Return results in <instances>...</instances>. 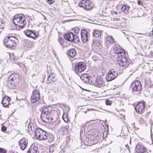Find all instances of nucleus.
I'll return each mask as SVG.
<instances>
[{
  "label": "nucleus",
  "mask_w": 153,
  "mask_h": 153,
  "mask_svg": "<svg viewBox=\"0 0 153 153\" xmlns=\"http://www.w3.org/2000/svg\"><path fill=\"white\" fill-rule=\"evenodd\" d=\"M114 52L116 54L115 56L117 59V63L119 66L124 68L128 66L129 62L127 58L125 56V52L120 45L116 44L114 47Z\"/></svg>",
  "instance_id": "f257e3e1"
},
{
  "label": "nucleus",
  "mask_w": 153,
  "mask_h": 153,
  "mask_svg": "<svg viewBox=\"0 0 153 153\" xmlns=\"http://www.w3.org/2000/svg\"><path fill=\"white\" fill-rule=\"evenodd\" d=\"M12 21L14 27L13 28H10V29L19 30L20 29L25 27L27 24L25 18L19 15L15 16Z\"/></svg>",
  "instance_id": "f03ea898"
},
{
  "label": "nucleus",
  "mask_w": 153,
  "mask_h": 153,
  "mask_svg": "<svg viewBox=\"0 0 153 153\" xmlns=\"http://www.w3.org/2000/svg\"><path fill=\"white\" fill-rule=\"evenodd\" d=\"M34 134L36 138L39 140H45L48 138V134L46 132L40 128L36 129Z\"/></svg>",
  "instance_id": "7ed1b4c3"
},
{
  "label": "nucleus",
  "mask_w": 153,
  "mask_h": 153,
  "mask_svg": "<svg viewBox=\"0 0 153 153\" xmlns=\"http://www.w3.org/2000/svg\"><path fill=\"white\" fill-rule=\"evenodd\" d=\"M54 111L50 107L45 108L42 112L41 117L47 119H49L53 115Z\"/></svg>",
  "instance_id": "20e7f679"
},
{
  "label": "nucleus",
  "mask_w": 153,
  "mask_h": 153,
  "mask_svg": "<svg viewBox=\"0 0 153 153\" xmlns=\"http://www.w3.org/2000/svg\"><path fill=\"white\" fill-rule=\"evenodd\" d=\"M79 7L84 8L87 10L91 9L93 5L91 1L88 0H83L81 1L79 4Z\"/></svg>",
  "instance_id": "39448f33"
},
{
  "label": "nucleus",
  "mask_w": 153,
  "mask_h": 153,
  "mask_svg": "<svg viewBox=\"0 0 153 153\" xmlns=\"http://www.w3.org/2000/svg\"><path fill=\"white\" fill-rule=\"evenodd\" d=\"M130 87L133 91L140 92L142 86L140 82L136 80L132 83Z\"/></svg>",
  "instance_id": "423d86ee"
},
{
  "label": "nucleus",
  "mask_w": 153,
  "mask_h": 153,
  "mask_svg": "<svg viewBox=\"0 0 153 153\" xmlns=\"http://www.w3.org/2000/svg\"><path fill=\"white\" fill-rule=\"evenodd\" d=\"M118 73L114 69L110 70L107 74L106 79L108 81H111L115 79L117 76Z\"/></svg>",
  "instance_id": "0eeeda50"
},
{
  "label": "nucleus",
  "mask_w": 153,
  "mask_h": 153,
  "mask_svg": "<svg viewBox=\"0 0 153 153\" xmlns=\"http://www.w3.org/2000/svg\"><path fill=\"white\" fill-rule=\"evenodd\" d=\"M40 98L39 92L37 90L33 91L31 97V101L32 103L36 102L39 100Z\"/></svg>",
  "instance_id": "6e6552de"
},
{
  "label": "nucleus",
  "mask_w": 153,
  "mask_h": 153,
  "mask_svg": "<svg viewBox=\"0 0 153 153\" xmlns=\"http://www.w3.org/2000/svg\"><path fill=\"white\" fill-rule=\"evenodd\" d=\"M86 68L85 64L83 62H79L77 63L75 68V71L81 72L84 71Z\"/></svg>",
  "instance_id": "1a4fd4ad"
},
{
  "label": "nucleus",
  "mask_w": 153,
  "mask_h": 153,
  "mask_svg": "<svg viewBox=\"0 0 153 153\" xmlns=\"http://www.w3.org/2000/svg\"><path fill=\"white\" fill-rule=\"evenodd\" d=\"M16 76H18V75L14 74L10 75V88H15L16 85L17 84L18 79Z\"/></svg>",
  "instance_id": "9d476101"
},
{
  "label": "nucleus",
  "mask_w": 153,
  "mask_h": 153,
  "mask_svg": "<svg viewBox=\"0 0 153 153\" xmlns=\"http://www.w3.org/2000/svg\"><path fill=\"white\" fill-rule=\"evenodd\" d=\"M144 102L143 101L139 102L134 107L136 111L138 113H141L144 110Z\"/></svg>",
  "instance_id": "9b49d317"
},
{
  "label": "nucleus",
  "mask_w": 153,
  "mask_h": 153,
  "mask_svg": "<svg viewBox=\"0 0 153 153\" xmlns=\"http://www.w3.org/2000/svg\"><path fill=\"white\" fill-rule=\"evenodd\" d=\"M28 143V140L26 138H23L19 141V145L20 148L22 150H24L27 147Z\"/></svg>",
  "instance_id": "f8f14e48"
},
{
  "label": "nucleus",
  "mask_w": 153,
  "mask_h": 153,
  "mask_svg": "<svg viewBox=\"0 0 153 153\" xmlns=\"http://www.w3.org/2000/svg\"><path fill=\"white\" fill-rule=\"evenodd\" d=\"M94 85L98 88H101L104 85L103 79L100 76L97 77L94 83Z\"/></svg>",
  "instance_id": "ddd939ff"
},
{
  "label": "nucleus",
  "mask_w": 153,
  "mask_h": 153,
  "mask_svg": "<svg viewBox=\"0 0 153 153\" xmlns=\"http://www.w3.org/2000/svg\"><path fill=\"white\" fill-rule=\"evenodd\" d=\"M90 76L88 74H82L80 76V79L82 81L85 83L90 84L91 82L90 81Z\"/></svg>",
  "instance_id": "4468645a"
},
{
  "label": "nucleus",
  "mask_w": 153,
  "mask_h": 153,
  "mask_svg": "<svg viewBox=\"0 0 153 153\" xmlns=\"http://www.w3.org/2000/svg\"><path fill=\"white\" fill-rule=\"evenodd\" d=\"M88 33L87 31L85 30H82L81 31V38L82 42H86L88 41Z\"/></svg>",
  "instance_id": "2eb2a0df"
},
{
  "label": "nucleus",
  "mask_w": 153,
  "mask_h": 153,
  "mask_svg": "<svg viewBox=\"0 0 153 153\" xmlns=\"http://www.w3.org/2000/svg\"><path fill=\"white\" fill-rule=\"evenodd\" d=\"M18 41V40L16 37L10 36V48L14 49Z\"/></svg>",
  "instance_id": "dca6fc26"
},
{
  "label": "nucleus",
  "mask_w": 153,
  "mask_h": 153,
  "mask_svg": "<svg viewBox=\"0 0 153 153\" xmlns=\"http://www.w3.org/2000/svg\"><path fill=\"white\" fill-rule=\"evenodd\" d=\"M24 33L27 36L30 38L36 39L37 36L36 33L32 30H28L27 31H25Z\"/></svg>",
  "instance_id": "f3484780"
},
{
  "label": "nucleus",
  "mask_w": 153,
  "mask_h": 153,
  "mask_svg": "<svg viewBox=\"0 0 153 153\" xmlns=\"http://www.w3.org/2000/svg\"><path fill=\"white\" fill-rule=\"evenodd\" d=\"M64 38L65 39L70 42L73 41L75 38L74 36L71 32L65 34L64 36Z\"/></svg>",
  "instance_id": "a211bd4d"
},
{
  "label": "nucleus",
  "mask_w": 153,
  "mask_h": 153,
  "mask_svg": "<svg viewBox=\"0 0 153 153\" xmlns=\"http://www.w3.org/2000/svg\"><path fill=\"white\" fill-rule=\"evenodd\" d=\"M136 151L138 152L143 153L146 152V149L142 145L138 144L136 146Z\"/></svg>",
  "instance_id": "6ab92c4d"
},
{
  "label": "nucleus",
  "mask_w": 153,
  "mask_h": 153,
  "mask_svg": "<svg viewBox=\"0 0 153 153\" xmlns=\"http://www.w3.org/2000/svg\"><path fill=\"white\" fill-rule=\"evenodd\" d=\"M56 80V78L55 75L53 73H52L48 76L46 82L49 83L52 82H54Z\"/></svg>",
  "instance_id": "aec40b11"
},
{
  "label": "nucleus",
  "mask_w": 153,
  "mask_h": 153,
  "mask_svg": "<svg viewBox=\"0 0 153 153\" xmlns=\"http://www.w3.org/2000/svg\"><path fill=\"white\" fill-rule=\"evenodd\" d=\"M101 43L102 42L99 40L94 39L93 40V45L98 50L100 49L101 47Z\"/></svg>",
  "instance_id": "412c9836"
},
{
  "label": "nucleus",
  "mask_w": 153,
  "mask_h": 153,
  "mask_svg": "<svg viewBox=\"0 0 153 153\" xmlns=\"http://www.w3.org/2000/svg\"><path fill=\"white\" fill-rule=\"evenodd\" d=\"M10 99L9 97L7 96L4 97L2 99V103L4 107H5L9 105Z\"/></svg>",
  "instance_id": "4be33fe9"
},
{
  "label": "nucleus",
  "mask_w": 153,
  "mask_h": 153,
  "mask_svg": "<svg viewBox=\"0 0 153 153\" xmlns=\"http://www.w3.org/2000/svg\"><path fill=\"white\" fill-rule=\"evenodd\" d=\"M67 53L69 56L73 58L75 56L76 52L75 49H71L67 51Z\"/></svg>",
  "instance_id": "5701e85b"
},
{
  "label": "nucleus",
  "mask_w": 153,
  "mask_h": 153,
  "mask_svg": "<svg viewBox=\"0 0 153 153\" xmlns=\"http://www.w3.org/2000/svg\"><path fill=\"white\" fill-rule=\"evenodd\" d=\"M101 34L100 31L98 29H94L92 32V36L94 38L99 37Z\"/></svg>",
  "instance_id": "b1692460"
},
{
  "label": "nucleus",
  "mask_w": 153,
  "mask_h": 153,
  "mask_svg": "<svg viewBox=\"0 0 153 153\" xmlns=\"http://www.w3.org/2000/svg\"><path fill=\"white\" fill-rule=\"evenodd\" d=\"M130 7L128 6L124 5H123L121 8V10L124 13L128 14L129 12V10Z\"/></svg>",
  "instance_id": "393cba45"
},
{
  "label": "nucleus",
  "mask_w": 153,
  "mask_h": 153,
  "mask_svg": "<svg viewBox=\"0 0 153 153\" xmlns=\"http://www.w3.org/2000/svg\"><path fill=\"white\" fill-rule=\"evenodd\" d=\"M10 36H8L6 37L3 40L4 45L7 48H9Z\"/></svg>",
  "instance_id": "a878e982"
},
{
  "label": "nucleus",
  "mask_w": 153,
  "mask_h": 153,
  "mask_svg": "<svg viewBox=\"0 0 153 153\" xmlns=\"http://www.w3.org/2000/svg\"><path fill=\"white\" fill-rule=\"evenodd\" d=\"M68 126H61L59 128V131H62L65 134L68 133L69 132V131L68 129Z\"/></svg>",
  "instance_id": "bb28decb"
},
{
  "label": "nucleus",
  "mask_w": 153,
  "mask_h": 153,
  "mask_svg": "<svg viewBox=\"0 0 153 153\" xmlns=\"http://www.w3.org/2000/svg\"><path fill=\"white\" fill-rule=\"evenodd\" d=\"M38 148L37 147H34L33 149L29 148L27 151V153H37Z\"/></svg>",
  "instance_id": "cd10ccee"
},
{
  "label": "nucleus",
  "mask_w": 153,
  "mask_h": 153,
  "mask_svg": "<svg viewBox=\"0 0 153 153\" xmlns=\"http://www.w3.org/2000/svg\"><path fill=\"white\" fill-rule=\"evenodd\" d=\"M10 60L12 61L13 63H15L17 61V60L18 59L17 57H15L14 56V55L13 53L10 54Z\"/></svg>",
  "instance_id": "c85d7f7f"
},
{
  "label": "nucleus",
  "mask_w": 153,
  "mask_h": 153,
  "mask_svg": "<svg viewBox=\"0 0 153 153\" xmlns=\"http://www.w3.org/2000/svg\"><path fill=\"white\" fill-rule=\"evenodd\" d=\"M106 40L107 41H109L111 44L114 43L115 41L112 36L108 35L106 36Z\"/></svg>",
  "instance_id": "c756f323"
},
{
  "label": "nucleus",
  "mask_w": 153,
  "mask_h": 153,
  "mask_svg": "<svg viewBox=\"0 0 153 153\" xmlns=\"http://www.w3.org/2000/svg\"><path fill=\"white\" fill-rule=\"evenodd\" d=\"M55 146L54 144H52L50 146L49 148V151L50 152H52L55 150Z\"/></svg>",
  "instance_id": "7c9ffc66"
},
{
  "label": "nucleus",
  "mask_w": 153,
  "mask_h": 153,
  "mask_svg": "<svg viewBox=\"0 0 153 153\" xmlns=\"http://www.w3.org/2000/svg\"><path fill=\"white\" fill-rule=\"evenodd\" d=\"M62 117L65 123L68 122V117L67 115V114H64L62 116Z\"/></svg>",
  "instance_id": "2f4dec72"
},
{
  "label": "nucleus",
  "mask_w": 153,
  "mask_h": 153,
  "mask_svg": "<svg viewBox=\"0 0 153 153\" xmlns=\"http://www.w3.org/2000/svg\"><path fill=\"white\" fill-rule=\"evenodd\" d=\"M33 124L31 123H29L27 127V130L28 132H29L30 131H31L32 130L33 128Z\"/></svg>",
  "instance_id": "473e14b6"
},
{
  "label": "nucleus",
  "mask_w": 153,
  "mask_h": 153,
  "mask_svg": "<svg viewBox=\"0 0 153 153\" xmlns=\"http://www.w3.org/2000/svg\"><path fill=\"white\" fill-rule=\"evenodd\" d=\"M120 20V19L119 18H113L111 19V20L114 22H118Z\"/></svg>",
  "instance_id": "72a5a7b5"
},
{
  "label": "nucleus",
  "mask_w": 153,
  "mask_h": 153,
  "mask_svg": "<svg viewBox=\"0 0 153 153\" xmlns=\"http://www.w3.org/2000/svg\"><path fill=\"white\" fill-rule=\"evenodd\" d=\"M58 41L61 44V45L62 46H63V39L60 38L59 39H58Z\"/></svg>",
  "instance_id": "f704fd0d"
},
{
  "label": "nucleus",
  "mask_w": 153,
  "mask_h": 153,
  "mask_svg": "<svg viewBox=\"0 0 153 153\" xmlns=\"http://www.w3.org/2000/svg\"><path fill=\"white\" fill-rule=\"evenodd\" d=\"M7 151L4 149L0 148V153H6Z\"/></svg>",
  "instance_id": "c9c22d12"
},
{
  "label": "nucleus",
  "mask_w": 153,
  "mask_h": 153,
  "mask_svg": "<svg viewBox=\"0 0 153 153\" xmlns=\"http://www.w3.org/2000/svg\"><path fill=\"white\" fill-rule=\"evenodd\" d=\"M105 102L107 105H110L111 104V101L108 100H106Z\"/></svg>",
  "instance_id": "e433bc0d"
},
{
  "label": "nucleus",
  "mask_w": 153,
  "mask_h": 153,
  "mask_svg": "<svg viewBox=\"0 0 153 153\" xmlns=\"http://www.w3.org/2000/svg\"><path fill=\"white\" fill-rule=\"evenodd\" d=\"M6 130V128L4 126H2L1 127V130L3 131H5Z\"/></svg>",
  "instance_id": "4c0bfd02"
},
{
  "label": "nucleus",
  "mask_w": 153,
  "mask_h": 153,
  "mask_svg": "<svg viewBox=\"0 0 153 153\" xmlns=\"http://www.w3.org/2000/svg\"><path fill=\"white\" fill-rule=\"evenodd\" d=\"M46 1L50 4H52L54 2L53 0H46Z\"/></svg>",
  "instance_id": "58836bf2"
},
{
  "label": "nucleus",
  "mask_w": 153,
  "mask_h": 153,
  "mask_svg": "<svg viewBox=\"0 0 153 153\" xmlns=\"http://www.w3.org/2000/svg\"><path fill=\"white\" fill-rule=\"evenodd\" d=\"M74 37H75V38L74 39V40H76V41L78 42L79 41V39L77 36H74Z\"/></svg>",
  "instance_id": "ea45409f"
},
{
  "label": "nucleus",
  "mask_w": 153,
  "mask_h": 153,
  "mask_svg": "<svg viewBox=\"0 0 153 153\" xmlns=\"http://www.w3.org/2000/svg\"><path fill=\"white\" fill-rule=\"evenodd\" d=\"M80 31V30L78 28H76V29L74 30V31L76 33H78Z\"/></svg>",
  "instance_id": "a19ab883"
},
{
  "label": "nucleus",
  "mask_w": 153,
  "mask_h": 153,
  "mask_svg": "<svg viewBox=\"0 0 153 153\" xmlns=\"http://www.w3.org/2000/svg\"><path fill=\"white\" fill-rule=\"evenodd\" d=\"M126 148H127V149H128V150L129 151V152H130V147L128 145H126Z\"/></svg>",
  "instance_id": "79ce46f5"
},
{
  "label": "nucleus",
  "mask_w": 153,
  "mask_h": 153,
  "mask_svg": "<svg viewBox=\"0 0 153 153\" xmlns=\"http://www.w3.org/2000/svg\"><path fill=\"white\" fill-rule=\"evenodd\" d=\"M102 137L103 138H105L106 137V136L104 135V132L103 133Z\"/></svg>",
  "instance_id": "37998d69"
},
{
  "label": "nucleus",
  "mask_w": 153,
  "mask_h": 153,
  "mask_svg": "<svg viewBox=\"0 0 153 153\" xmlns=\"http://www.w3.org/2000/svg\"><path fill=\"white\" fill-rule=\"evenodd\" d=\"M137 2H138V5H140V4L141 1L140 0H138L137 1Z\"/></svg>",
  "instance_id": "c03bdc74"
},
{
  "label": "nucleus",
  "mask_w": 153,
  "mask_h": 153,
  "mask_svg": "<svg viewBox=\"0 0 153 153\" xmlns=\"http://www.w3.org/2000/svg\"><path fill=\"white\" fill-rule=\"evenodd\" d=\"M113 12L114 13V14H117V13L115 11H114Z\"/></svg>",
  "instance_id": "a18cd8bd"
},
{
  "label": "nucleus",
  "mask_w": 153,
  "mask_h": 153,
  "mask_svg": "<svg viewBox=\"0 0 153 153\" xmlns=\"http://www.w3.org/2000/svg\"><path fill=\"white\" fill-rule=\"evenodd\" d=\"M12 153H18L16 152H13Z\"/></svg>",
  "instance_id": "49530a36"
},
{
  "label": "nucleus",
  "mask_w": 153,
  "mask_h": 153,
  "mask_svg": "<svg viewBox=\"0 0 153 153\" xmlns=\"http://www.w3.org/2000/svg\"><path fill=\"white\" fill-rule=\"evenodd\" d=\"M16 100H17V97H16Z\"/></svg>",
  "instance_id": "de8ad7c7"
},
{
  "label": "nucleus",
  "mask_w": 153,
  "mask_h": 153,
  "mask_svg": "<svg viewBox=\"0 0 153 153\" xmlns=\"http://www.w3.org/2000/svg\"><path fill=\"white\" fill-rule=\"evenodd\" d=\"M86 111H85V113H86Z\"/></svg>",
  "instance_id": "09e8293b"
},
{
  "label": "nucleus",
  "mask_w": 153,
  "mask_h": 153,
  "mask_svg": "<svg viewBox=\"0 0 153 153\" xmlns=\"http://www.w3.org/2000/svg\"><path fill=\"white\" fill-rule=\"evenodd\" d=\"M10 101L11 100V99L10 98Z\"/></svg>",
  "instance_id": "8fccbe9b"
},
{
  "label": "nucleus",
  "mask_w": 153,
  "mask_h": 153,
  "mask_svg": "<svg viewBox=\"0 0 153 153\" xmlns=\"http://www.w3.org/2000/svg\"><path fill=\"white\" fill-rule=\"evenodd\" d=\"M152 31H153V29H152Z\"/></svg>",
  "instance_id": "3c124183"
}]
</instances>
